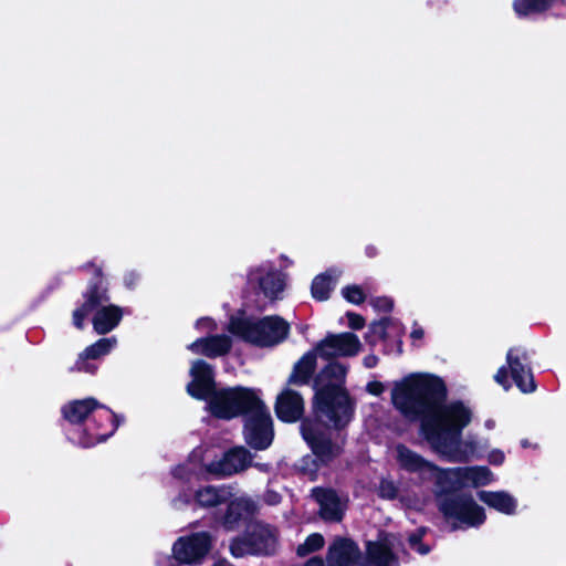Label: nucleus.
Masks as SVG:
<instances>
[{
  "instance_id": "nucleus-40",
  "label": "nucleus",
  "mask_w": 566,
  "mask_h": 566,
  "mask_svg": "<svg viewBox=\"0 0 566 566\" xmlns=\"http://www.w3.org/2000/svg\"><path fill=\"white\" fill-rule=\"evenodd\" d=\"M494 379L497 384H500L505 390L510 388V382L507 379V373L505 367H501L494 376Z\"/></svg>"
},
{
  "instance_id": "nucleus-26",
  "label": "nucleus",
  "mask_w": 566,
  "mask_h": 566,
  "mask_svg": "<svg viewBox=\"0 0 566 566\" xmlns=\"http://www.w3.org/2000/svg\"><path fill=\"white\" fill-rule=\"evenodd\" d=\"M205 462L203 450L201 448L195 449L186 463L178 465L174 469L172 474L182 483H190L198 480L202 464Z\"/></svg>"
},
{
  "instance_id": "nucleus-42",
  "label": "nucleus",
  "mask_w": 566,
  "mask_h": 566,
  "mask_svg": "<svg viewBox=\"0 0 566 566\" xmlns=\"http://www.w3.org/2000/svg\"><path fill=\"white\" fill-rule=\"evenodd\" d=\"M139 280V274L134 272V271H130L128 273L125 274L124 276V283L126 286L128 287H132L135 285V283Z\"/></svg>"
},
{
  "instance_id": "nucleus-25",
  "label": "nucleus",
  "mask_w": 566,
  "mask_h": 566,
  "mask_svg": "<svg viewBox=\"0 0 566 566\" xmlns=\"http://www.w3.org/2000/svg\"><path fill=\"white\" fill-rule=\"evenodd\" d=\"M479 499L489 507L495 511L513 515L516 513L517 500L505 491H481L478 493Z\"/></svg>"
},
{
  "instance_id": "nucleus-50",
  "label": "nucleus",
  "mask_w": 566,
  "mask_h": 566,
  "mask_svg": "<svg viewBox=\"0 0 566 566\" xmlns=\"http://www.w3.org/2000/svg\"><path fill=\"white\" fill-rule=\"evenodd\" d=\"M228 563L226 560H217L212 566H227Z\"/></svg>"
},
{
  "instance_id": "nucleus-10",
  "label": "nucleus",
  "mask_w": 566,
  "mask_h": 566,
  "mask_svg": "<svg viewBox=\"0 0 566 566\" xmlns=\"http://www.w3.org/2000/svg\"><path fill=\"white\" fill-rule=\"evenodd\" d=\"M213 537L208 532H196L175 541L171 552L184 565L197 566L203 563L213 546Z\"/></svg>"
},
{
  "instance_id": "nucleus-17",
  "label": "nucleus",
  "mask_w": 566,
  "mask_h": 566,
  "mask_svg": "<svg viewBox=\"0 0 566 566\" xmlns=\"http://www.w3.org/2000/svg\"><path fill=\"white\" fill-rule=\"evenodd\" d=\"M252 457L243 447H237L224 453L219 461L207 465V471L219 475H232L243 471L251 464Z\"/></svg>"
},
{
  "instance_id": "nucleus-29",
  "label": "nucleus",
  "mask_w": 566,
  "mask_h": 566,
  "mask_svg": "<svg viewBox=\"0 0 566 566\" xmlns=\"http://www.w3.org/2000/svg\"><path fill=\"white\" fill-rule=\"evenodd\" d=\"M556 0H514L513 10L520 18L542 13L549 9Z\"/></svg>"
},
{
  "instance_id": "nucleus-52",
  "label": "nucleus",
  "mask_w": 566,
  "mask_h": 566,
  "mask_svg": "<svg viewBox=\"0 0 566 566\" xmlns=\"http://www.w3.org/2000/svg\"><path fill=\"white\" fill-rule=\"evenodd\" d=\"M521 444H522V447H523V448L528 447V443H527V441H526V440H522Z\"/></svg>"
},
{
  "instance_id": "nucleus-7",
  "label": "nucleus",
  "mask_w": 566,
  "mask_h": 566,
  "mask_svg": "<svg viewBox=\"0 0 566 566\" xmlns=\"http://www.w3.org/2000/svg\"><path fill=\"white\" fill-rule=\"evenodd\" d=\"M493 481L494 475L491 470L482 465L442 469L436 492L447 494L464 488L489 485Z\"/></svg>"
},
{
  "instance_id": "nucleus-5",
  "label": "nucleus",
  "mask_w": 566,
  "mask_h": 566,
  "mask_svg": "<svg viewBox=\"0 0 566 566\" xmlns=\"http://www.w3.org/2000/svg\"><path fill=\"white\" fill-rule=\"evenodd\" d=\"M228 332L237 338L258 346H273L289 334V324L279 316H266L254 319L243 312L232 315L229 319Z\"/></svg>"
},
{
  "instance_id": "nucleus-36",
  "label": "nucleus",
  "mask_w": 566,
  "mask_h": 566,
  "mask_svg": "<svg viewBox=\"0 0 566 566\" xmlns=\"http://www.w3.org/2000/svg\"><path fill=\"white\" fill-rule=\"evenodd\" d=\"M156 565L157 566H181L184 563H181L178 558L175 557V555L171 553V556L159 554L156 557Z\"/></svg>"
},
{
  "instance_id": "nucleus-6",
  "label": "nucleus",
  "mask_w": 566,
  "mask_h": 566,
  "mask_svg": "<svg viewBox=\"0 0 566 566\" xmlns=\"http://www.w3.org/2000/svg\"><path fill=\"white\" fill-rule=\"evenodd\" d=\"M108 296L105 291L92 287L85 294L84 304L73 312V324L77 328H83L84 321L90 313L95 311L93 317V327L97 334H107L112 332L120 322L123 311L120 307L107 304Z\"/></svg>"
},
{
  "instance_id": "nucleus-27",
  "label": "nucleus",
  "mask_w": 566,
  "mask_h": 566,
  "mask_svg": "<svg viewBox=\"0 0 566 566\" xmlns=\"http://www.w3.org/2000/svg\"><path fill=\"white\" fill-rule=\"evenodd\" d=\"M342 272L337 269H329L325 273L318 274L312 282V296L317 301H326L334 290Z\"/></svg>"
},
{
  "instance_id": "nucleus-2",
  "label": "nucleus",
  "mask_w": 566,
  "mask_h": 566,
  "mask_svg": "<svg viewBox=\"0 0 566 566\" xmlns=\"http://www.w3.org/2000/svg\"><path fill=\"white\" fill-rule=\"evenodd\" d=\"M347 368L340 363L328 364L315 378L314 410L321 423L305 421L302 434L322 463L337 458L345 442L340 429L353 415L352 401L344 389Z\"/></svg>"
},
{
  "instance_id": "nucleus-3",
  "label": "nucleus",
  "mask_w": 566,
  "mask_h": 566,
  "mask_svg": "<svg viewBox=\"0 0 566 566\" xmlns=\"http://www.w3.org/2000/svg\"><path fill=\"white\" fill-rule=\"evenodd\" d=\"M209 410L218 418L231 419L247 413L244 438L258 450L266 449L273 439L272 418L255 390L245 387L220 389L208 401Z\"/></svg>"
},
{
  "instance_id": "nucleus-28",
  "label": "nucleus",
  "mask_w": 566,
  "mask_h": 566,
  "mask_svg": "<svg viewBox=\"0 0 566 566\" xmlns=\"http://www.w3.org/2000/svg\"><path fill=\"white\" fill-rule=\"evenodd\" d=\"M317 356L319 355L316 352V348L312 352L304 354L302 358L295 364L293 373L290 376V382H307L315 369Z\"/></svg>"
},
{
  "instance_id": "nucleus-43",
  "label": "nucleus",
  "mask_w": 566,
  "mask_h": 566,
  "mask_svg": "<svg viewBox=\"0 0 566 566\" xmlns=\"http://www.w3.org/2000/svg\"><path fill=\"white\" fill-rule=\"evenodd\" d=\"M363 363L366 368H374L378 364V357L375 355H367Z\"/></svg>"
},
{
  "instance_id": "nucleus-30",
  "label": "nucleus",
  "mask_w": 566,
  "mask_h": 566,
  "mask_svg": "<svg viewBox=\"0 0 566 566\" xmlns=\"http://www.w3.org/2000/svg\"><path fill=\"white\" fill-rule=\"evenodd\" d=\"M370 331L378 338L400 337L402 334V326L394 318H382L381 321L370 325Z\"/></svg>"
},
{
  "instance_id": "nucleus-33",
  "label": "nucleus",
  "mask_w": 566,
  "mask_h": 566,
  "mask_svg": "<svg viewBox=\"0 0 566 566\" xmlns=\"http://www.w3.org/2000/svg\"><path fill=\"white\" fill-rule=\"evenodd\" d=\"M195 328L200 333L213 335V333L218 329V325L211 317H201L196 321Z\"/></svg>"
},
{
  "instance_id": "nucleus-49",
  "label": "nucleus",
  "mask_w": 566,
  "mask_h": 566,
  "mask_svg": "<svg viewBox=\"0 0 566 566\" xmlns=\"http://www.w3.org/2000/svg\"><path fill=\"white\" fill-rule=\"evenodd\" d=\"M494 426H495V422H494L493 420H488V421L485 422V427H486L488 429H493V428H494Z\"/></svg>"
},
{
  "instance_id": "nucleus-4",
  "label": "nucleus",
  "mask_w": 566,
  "mask_h": 566,
  "mask_svg": "<svg viewBox=\"0 0 566 566\" xmlns=\"http://www.w3.org/2000/svg\"><path fill=\"white\" fill-rule=\"evenodd\" d=\"M62 412L72 423H80L90 418L82 437L77 440L85 448L105 441L122 421L109 408L94 398L71 401L63 407Z\"/></svg>"
},
{
  "instance_id": "nucleus-13",
  "label": "nucleus",
  "mask_w": 566,
  "mask_h": 566,
  "mask_svg": "<svg viewBox=\"0 0 566 566\" xmlns=\"http://www.w3.org/2000/svg\"><path fill=\"white\" fill-rule=\"evenodd\" d=\"M400 549L401 543L396 535H381L377 542L368 543V560L374 566H398Z\"/></svg>"
},
{
  "instance_id": "nucleus-41",
  "label": "nucleus",
  "mask_w": 566,
  "mask_h": 566,
  "mask_svg": "<svg viewBox=\"0 0 566 566\" xmlns=\"http://www.w3.org/2000/svg\"><path fill=\"white\" fill-rule=\"evenodd\" d=\"M366 388L374 396H380L385 391V386L380 381H370Z\"/></svg>"
},
{
  "instance_id": "nucleus-8",
  "label": "nucleus",
  "mask_w": 566,
  "mask_h": 566,
  "mask_svg": "<svg viewBox=\"0 0 566 566\" xmlns=\"http://www.w3.org/2000/svg\"><path fill=\"white\" fill-rule=\"evenodd\" d=\"M440 510L454 527H478L485 521L484 509L471 495L446 497L440 503Z\"/></svg>"
},
{
  "instance_id": "nucleus-24",
  "label": "nucleus",
  "mask_w": 566,
  "mask_h": 566,
  "mask_svg": "<svg viewBox=\"0 0 566 566\" xmlns=\"http://www.w3.org/2000/svg\"><path fill=\"white\" fill-rule=\"evenodd\" d=\"M117 344V339L115 337L109 338H101L93 345L88 346L78 357L76 363V368L80 371L85 373H94L96 366L90 363H86V359H97L102 356L107 355Z\"/></svg>"
},
{
  "instance_id": "nucleus-9",
  "label": "nucleus",
  "mask_w": 566,
  "mask_h": 566,
  "mask_svg": "<svg viewBox=\"0 0 566 566\" xmlns=\"http://www.w3.org/2000/svg\"><path fill=\"white\" fill-rule=\"evenodd\" d=\"M276 531L269 525H253L248 533L232 541L230 552L234 557L249 554H270L276 547Z\"/></svg>"
},
{
  "instance_id": "nucleus-46",
  "label": "nucleus",
  "mask_w": 566,
  "mask_h": 566,
  "mask_svg": "<svg viewBox=\"0 0 566 566\" xmlns=\"http://www.w3.org/2000/svg\"><path fill=\"white\" fill-rule=\"evenodd\" d=\"M412 549L419 553L420 555H426L430 551L429 547L422 544L421 542L416 547H412Z\"/></svg>"
},
{
  "instance_id": "nucleus-31",
  "label": "nucleus",
  "mask_w": 566,
  "mask_h": 566,
  "mask_svg": "<svg viewBox=\"0 0 566 566\" xmlns=\"http://www.w3.org/2000/svg\"><path fill=\"white\" fill-rule=\"evenodd\" d=\"M323 546L324 537L318 533H314L311 534L303 544L297 546L296 553L298 556L304 557L313 552L318 551Z\"/></svg>"
},
{
  "instance_id": "nucleus-22",
  "label": "nucleus",
  "mask_w": 566,
  "mask_h": 566,
  "mask_svg": "<svg viewBox=\"0 0 566 566\" xmlns=\"http://www.w3.org/2000/svg\"><path fill=\"white\" fill-rule=\"evenodd\" d=\"M304 410V402L300 394L286 389L282 391L275 405L277 417L286 422H294L302 416Z\"/></svg>"
},
{
  "instance_id": "nucleus-48",
  "label": "nucleus",
  "mask_w": 566,
  "mask_h": 566,
  "mask_svg": "<svg viewBox=\"0 0 566 566\" xmlns=\"http://www.w3.org/2000/svg\"><path fill=\"white\" fill-rule=\"evenodd\" d=\"M401 502H403L407 506L413 507L417 510H419L421 507V504L419 502L411 503V502H407L405 499H401Z\"/></svg>"
},
{
  "instance_id": "nucleus-1",
  "label": "nucleus",
  "mask_w": 566,
  "mask_h": 566,
  "mask_svg": "<svg viewBox=\"0 0 566 566\" xmlns=\"http://www.w3.org/2000/svg\"><path fill=\"white\" fill-rule=\"evenodd\" d=\"M444 381L428 373H413L394 384L391 401L408 420L419 421L421 432L432 450L450 462H468L479 457V442L461 439L471 422L472 411L461 401L443 403Z\"/></svg>"
},
{
  "instance_id": "nucleus-51",
  "label": "nucleus",
  "mask_w": 566,
  "mask_h": 566,
  "mask_svg": "<svg viewBox=\"0 0 566 566\" xmlns=\"http://www.w3.org/2000/svg\"><path fill=\"white\" fill-rule=\"evenodd\" d=\"M367 253L371 256V255H375L376 254V250L375 248H368L367 249Z\"/></svg>"
},
{
  "instance_id": "nucleus-18",
  "label": "nucleus",
  "mask_w": 566,
  "mask_h": 566,
  "mask_svg": "<svg viewBox=\"0 0 566 566\" xmlns=\"http://www.w3.org/2000/svg\"><path fill=\"white\" fill-rule=\"evenodd\" d=\"M187 348L193 354L217 358L227 355L231 350L232 339L224 334L207 335L196 339Z\"/></svg>"
},
{
  "instance_id": "nucleus-11",
  "label": "nucleus",
  "mask_w": 566,
  "mask_h": 566,
  "mask_svg": "<svg viewBox=\"0 0 566 566\" xmlns=\"http://www.w3.org/2000/svg\"><path fill=\"white\" fill-rule=\"evenodd\" d=\"M392 458L399 469L416 474L420 480L432 482L438 488L442 469L403 444L392 449Z\"/></svg>"
},
{
  "instance_id": "nucleus-19",
  "label": "nucleus",
  "mask_w": 566,
  "mask_h": 566,
  "mask_svg": "<svg viewBox=\"0 0 566 566\" xmlns=\"http://www.w3.org/2000/svg\"><path fill=\"white\" fill-rule=\"evenodd\" d=\"M359 559V548L349 538L337 537L328 548V566H355Z\"/></svg>"
},
{
  "instance_id": "nucleus-23",
  "label": "nucleus",
  "mask_w": 566,
  "mask_h": 566,
  "mask_svg": "<svg viewBox=\"0 0 566 566\" xmlns=\"http://www.w3.org/2000/svg\"><path fill=\"white\" fill-rule=\"evenodd\" d=\"M227 514L224 515V525L232 528L240 520L247 518L256 511V503L247 495L231 496Z\"/></svg>"
},
{
  "instance_id": "nucleus-32",
  "label": "nucleus",
  "mask_w": 566,
  "mask_h": 566,
  "mask_svg": "<svg viewBox=\"0 0 566 566\" xmlns=\"http://www.w3.org/2000/svg\"><path fill=\"white\" fill-rule=\"evenodd\" d=\"M342 295L346 301L353 304H360L365 301V293L358 285H348L342 290Z\"/></svg>"
},
{
  "instance_id": "nucleus-38",
  "label": "nucleus",
  "mask_w": 566,
  "mask_h": 566,
  "mask_svg": "<svg viewBox=\"0 0 566 566\" xmlns=\"http://www.w3.org/2000/svg\"><path fill=\"white\" fill-rule=\"evenodd\" d=\"M505 460V454L500 449H493L488 454L489 463L493 465H501Z\"/></svg>"
},
{
  "instance_id": "nucleus-39",
  "label": "nucleus",
  "mask_w": 566,
  "mask_h": 566,
  "mask_svg": "<svg viewBox=\"0 0 566 566\" xmlns=\"http://www.w3.org/2000/svg\"><path fill=\"white\" fill-rule=\"evenodd\" d=\"M424 337V331L423 328L418 325L417 323H415L412 325V328H411V332H410V338L412 340V344L413 345H419L420 342L423 339Z\"/></svg>"
},
{
  "instance_id": "nucleus-44",
  "label": "nucleus",
  "mask_w": 566,
  "mask_h": 566,
  "mask_svg": "<svg viewBox=\"0 0 566 566\" xmlns=\"http://www.w3.org/2000/svg\"><path fill=\"white\" fill-rule=\"evenodd\" d=\"M422 533L412 534L409 537V545L410 547H416L421 542Z\"/></svg>"
},
{
  "instance_id": "nucleus-20",
  "label": "nucleus",
  "mask_w": 566,
  "mask_h": 566,
  "mask_svg": "<svg viewBox=\"0 0 566 566\" xmlns=\"http://www.w3.org/2000/svg\"><path fill=\"white\" fill-rule=\"evenodd\" d=\"M313 496L319 505L321 517L329 522L342 520L345 502L332 490L314 489Z\"/></svg>"
},
{
  "instance_id": "nucleus-47",
  "label": "nucleus",
  "mask_w": 566,
  "mask_h": 566,
  "mask_svg": "<svg viewBox=\"0 0 566 566\" xmlns=\"http://www.w3.org/2000/svg\"><path fill=\"white\" fill-rule=\"evenodd\" d=\"M305 566H324V563L319 558H312Z\"/></svg>"
},
{
  "instance_id": "nucleus-12",
  "label": "nucleus",
  "mask_w": 566,
  "mask_h": 566,
  "mask_svg": "<svg viewBox=\"0 0 566 566\" xmlns=\"http://www.w3.org/2000/svg\"><path fill=\"white\" fill-rule=\"evenodd\" d=\"M361 343L353 333L329 334L316 345L322 358L355 356L360 352Z\"/></svg>"
},
{
  "instance_id": "nucleus-14",
  "label": "nucleus",
  "mask_w": 566,
  "mask_h": 566,
  "mask_svg": "<svg viewBox=\"0 0 566 566\" xmlns=\"http://www.w3.org/2000/svg\"><path fill=\"white\" fill-rule=\"evenodd\" d=\"M190 376L192 379L187 386L188 394L209 401L216 391L212 367L205 360H195L190 367Z\"/></svg>"
},
{
  "instance_id": "nucleus-34",
  "label": "nucleus",
  "mask_w": 566,
  "mask_h": 566,
  "mask_svg": "<svg viewBox=\"0 0 566 566\" xmlns=\"http://www.w3.org/2000/svg\"><path fill=\"white\" fill-rule=\"evenodd\" d=\"M378 493L382 499L392 500L397 496L398 489L390 480H382L378 488Z\"/></svg>"
},
{
  "instance_id": "nucleus-15",
  "label": "nucleus",
  "mask_w": 566,
  "mask_h": 566,
  "mask_svg": "<svg viewBox=\"0 0 566 566\" xmlns=\"http://www.w3.org/2000/svg\"><path fill=\"white\" fill-rule=\"evenodd\" d=\"M232 495L233 493L231 486L207 485L196 490L193 493L184 491L175 501L180 504H188L193 500L198 505L202 507H212L223 502H228Z\"/></svg>"
},
{
  "instance_id": "nucleus-35",
  "label": "nucleus",
  "mask_w": 566,
  "mask_h": 566,
  "mask_svg": "<svg viewBox=\"0 0 566 566\" xmlns=\"http://www.w3.org/2000/svg\"><path fill=\"white\" fill-rule=\"evenodd\" d=\"M374 308L381 312H389L394 307V302L387 296L376 297L370 301Z\"/></svg>"
},
{
  "instance_id": "nucleus-21",
  "label": "nucleus",
  "mask_w": 566,
  "mask_h": 566,
  "mask_svg": "<svg viewBox=\"0 0 566 566\" xmlns=\"http://www.w3.org/2000/svg\"><path fill=\"white\" fill-rule=\"evenodd\" d=\"M523 355L516 349H510L506 355V361L511 370L512 378L516 386L523 392L535 390V384L531 369L522 361Z\"/></svg>"
},
{
  "instance_id": "nucleus-37",
  "label": "nucleus",
  "mask_w": 566,
  "mask_h": 566,
  "mask_svg": "<svg viewBox=\"0 0 566 566\" xmlns=\"http://www.w3.org/2000/svg\"><path fill=\"white\" fill-rule=\"evenodd\" d=\"M346 317L348 319L347 324L352 329H361L365 326V319L359 314L348 312Z\"/></svg>"
},
{
  "instance_id": "nucleus-45",
  "label": "nucleus",
  "mask_w": 566,
  "mask_h": 566,
  "mask_svg": "<svg viewBox=\"0 0 566 566\" xmlns=\"http://www.w3.org/2000/svg\"><path fill=\"white\" fill-rule=\"evenodd\" d=\"M266 502L271 505H274L280 502V495L274 492H270L266 495Z\"/></svg>"
},
{
  "instance_id": "nucleus-16",
  "label": "nucleus",
  "mask_w": 566,
  "mask_h": 566,
  "mask_svg": "<svg viewBox=\"0 0 566 566\" xmlns=\"http://www.w3.org/2000/svg\"><path fill=\"white\" fill-rule=\"evenodd\" d=\"M250 282L258 284L263 294L271 298H277L285 287L284 276L270 264H262L250 273Z\"/></svg>"
}]
</instances>
